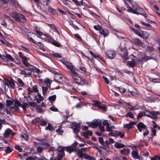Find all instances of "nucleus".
<instances>
[{
    "mask_svg": "<svg viewBox=\"0 0 160 160\" xmlns=\"http://www.w3.org/2000/svg\"><path fill=\"white\" fill-rule=\"evenodd\" d=\"M118 52L122 58L124 59V62L128 59V57L127 55V51L125 48H120Z\"/></svg>",
    "mask_w": 160,
    "mask_h": 160,
    "instance_id": "f257e3e1",
    "label": "nucleus"
},
{
    "mask_svg": "<svg viewBox=\"0 0 160 160\" xmlns=\"http://www.w3.org/2000/svg\"><path fill=\"white\" fill-rule=\"evenodd\" d=\"M91 127L95 128L98 126H99V128L101 132H103L105 131L104 126L102 125V122L100 120H95L91 122Z\"/></svg>",
    "mask_w": 160,
    "mask_h": 160,
    "instance_id": "f03ea898",
    "label": "nucleus"
},
{
    "mask_svg": "<svg viewBox=\"0 0 160 160\" xmlns=\"http://www.w3.org/2000/svg\"><path fill=\"white\" fill-rule=\"evenodd\" d=\"M12 17L15 20L21 22H24L26 20V18L23 15L16 12L13 13Z\"/></svg>",
    "mask_w": 160,
    "mask_h": 160,
    "instance_id": "7ed1b4c3",
    "label": "nucleus"
},
{
    "mask_svg": "<svg viewBox=\"0 0 160 160\" xmlns=\"http://www.w3.org/2000/svg\"><path fill=\"white\" fill-rule=\"evenodd\" d=\"M129 57L131 58V60L127 61L126 64L127 66L133 68L137 64V62L135 61V60L136 59V57L132 54H131Z\"/></svg>",
    "mask_w": 160,
    "mask_h": 160,
    "instance_id": "20e7f679",
    "label": "nucleus"
},
{
    "mask_svg": "<svg viewBox=\"0 0 160 160\" xmlns=\"http://www.w3.org/2000/svg\"><path fill=\"white\" fill-rule=\"evenodd\" d=\"M133 31L138 36L142 37L144 38H147L148 36V34L146 31H142V34L136 29H133Z\"/></svg>",
    "mask_w": 160,
    "mask_h": 160,
    "instance_id": "39448f33",
    "label": "nucleus"
},
{
    "mask_svg": "<svg viewBox=\"0 0 160 160\" xmlns=\"http://www.w3.org/2000/svg\"><path fill=\"white\" fill-rule=\"evenodd\" d=\"M52 142V140L51 138H48L43 141L41 145L43 146L44 148H48L50 146V145Z\"/></svg>",
    "mask_w": 160,
    "mask_h": 160,
    "instance_id": "423d86ee",
    "label": "nucleus"
},
{
    "mask_svg": "<svg viewBox=\"0 0 160 160\" xmlns=\"http://www.w3.org/2000/svg\"><path fill=\"white\" fill-rule=\"evenodd\" d=\"M136 12H138L137 15L141 14L145 18L147 17L148 15L146 14L145 11L139 6H137L135 8Z\"/></svg>",
    "mask_w": 160,
    "mask_h": 160,
    "instance_id": "0eeeda50",
    "label": "nucleus"
},
{
    "mask_svg": "<svg viewBox=\"0 0 160 160\" xmlns=\"http://www.w3.org/2000/svg\"><path fill=\"white\" fill-rule=\"evenodd\" d=\"M54 80L59 83L64 84L65 81L63 79V77L61 75L56 74L54 76Z\"/></svg>",
    "mask_w": 160,
    "mask_h": 160,
    "instance_id": "6e6552de",
    "label": "nucleus"
},
{
    "mask_svg": "<svg viewBox=\"0 0 160 160\" xmlns=\"http://www.w3.org/2000/svg\"><path fill=\"white\" fill-rule=\"evenodd\" d=\"M74 82L78 84L79 85L83 84L84 82V81H82V79L78 75L74 76L72 77Z\"/></svg>",
    "mask_w": 160,
    "mask_h": 160,
    "instance_id": "1a4fd4ad",
    "label": "nucleus"
},
{
    "mask_svg": "<svg viewBox=\"0 0 160 160\" xmlns=\"http://www.w3.org/2000/svg\"><path fill=\"white\" fill-rule=\"evenodd\" d=\"M108 58L110 59L114 58L116 56L115 52L112 50H108L106 52Z\"/></svg>",
    "mask_w": 160,
    "mask_h": 160,
    "instance_id": "9d476101",
    "label": "nucleus"
},
{
    "mask_svg": "<svg viewBox=\"0 0 160 160\" xmlns=\"http://www.w3.org/2000/svg\"><path fill=\"white\" fill-rule=\"evenodd\" d=\"M5 84L8 86H10L12 89L14 88L15 87L14 81L12 79L6 81L5 82Z\"/></svg>",
    "mask_w": 160,
    "mask_h": 160,
    "instance_id": "9b49d317",
    "label": "nucleus"
},
{
    "mask_svg": "<svg viewBox=\"0 0 160 160\" xmlns=\"http://www.w3.org/2000/svg\"><path fill=\"white\" fill-rule=\"evenodd\" d=\"M131 154L132 158L134 159H138L139 160L142 159V157L138 155V150L132 152Z\"/></svg>",
    "mask_w": 160,
    "mask_h": 160,
    "instance_id": "f8f14e48",
    "label": "nucleus"
},
{
    "mask_svg": "<svg viewBox=\"0 0 160 160\" xmlns=\"http://www.w3.org/2000/svg\"><path fill=\"white\" fill-rule=\"evenodd\" d=\"M72 128L73 129L74 132L77 134L79 132L80 128V125L78 124L73 123L72 126Z\"/></svg>",
    "mask_w": 160,
    "mask_h": 160,
    "instance_id": "ddd939ff",
    "label": "nucleus"
},
{
    "mask_svg": "<svg viewBox=\"0 0 160 160\" xmlns=\"http://www.w3.org/2000/svg\"><path fill=\"white\" fill-rule=\"evenodd\" d=\"M76 144H73L72 146L68 147L66 148L67 151L69 153L76 151Z\"/></svg>",
    "mask_w": 160,
    "mask_h": 160,
    "instance_id": "4468645a",
    "label": "nucleus"
},
{
    "mask_svg": "<svg viewBox=\"0 0 160 160\" xmlns=\"http://www.w3.org/2000/svg\"><path fill=\"white\" fill-rule=\"evenodd\" d=\"M132 42L136 45L139 47H142L143 46V43L138 38H132Z\"/></svg>",
    "mask_w": 160,
    "mask_h": 160,
    "instance_id": "2eb2a0df",
    "label": "nucleus"
},
{
    "mask_svg": "<svg viewBox=\"0 0 160 160\" xmlns=\"http://www.w3.org/2000/svg\"><path fill=\"white\" fill-rule=\"evenodd\" d=\"M95 105L98 106L99 108L102 109L103 111H106L107 110V107L106 105L100 103L98 101H95Z\"/></svg>",
    "mask_w": 160,
    "mask_h": 160,
    "instance_id": "dca6fc26",
    "label": "nucleus"
},
{
    "mask_svg": "<svg viewBox=\"0 0 160 160\" xmlns=\"http://www.w3.org/2000/svg\"><path fill=\"white\" fill-rule=\"evenodd\" d=\"M28 38L29 40L32 41L34 43L38 45V46H41L42 48V47L43 46V44H42L40 42H37L36 41H34L33 40V39L32 38V37L31 36L28 35Z\"/></svg>",
    "mask_w": 160,
    "mask_h": 160,
    "instance_id": "f3484780",
    "label": "nucleus"
},
{
    "mask_svg": "<svg viewBox=\"0 0 160 160\" xmlns=\"http://www.w3.org/2000/svg\"><path fill=\"white\" fill-rule=\"evenodd\" d=\"M62 62L64 65L67 66V69H70V70L74 67L72 63L66 61H64Z\"/></svg>",
    "mask_w": 160,
    "mask_h": 160,
    "instance_id": "a211bd4d",
    "label": "nucleus"
},
{
    "mask_svg": "<svg viewBox=\"0 0 160 160\" xmlns=\"http://www.w3.org/2000/svg\"><path fill=\"white\" fill-rule=\"evenodd\" d=\"M21 74L23 75H31V72L28 69H24V70H21Z\"/></svg>",
    "mask_w": 160,
    "mask_h": 160,
    "instance_id": "6ab92c4d",
    "label": "nucleus"
},
{
    "mask_svg": "<svg viewBox=\"0 0 160 160\" xmlns=\"http://www.w3.org/2000/svg\"><path fill=\"white\" fill-rule=\"evenodd\" d=\"M100 35H102L104 37H106L109 34V32L106 29H102L99 31Z\"/></svg>",
    "mask_w": 160,
    "mask_h": 160,
    "instance_id": "aec40b11",
    "label": "nucleus"
},
{
    "mask_svg": "<svg viewBox=\"0 0 160 160\" xmlns=\"http://www.w3.org/2000/svg\"><path fill=\"white\" fill-rule=\"evenodd\" d=\"M80 156L85 159H88L89 160H94L95 159L94 157H92L87 153L83 154Z\"/></svg>",
    "mask_w": 160,
    "mask_h": 160,
    "instance_id": "412c9836",
    "label": "nucleus"
},
{
    "mask_svg": "<svg viewBox=\"0 0 160 160\" xmlns=\"http://www.w3.org/2000/svg\"><path fill=\"white\" fill-rule=\"evenodd\" d=\"M12 130L9 128H8L6 130L3 134V137L4 138H7L11 133Z\"/></svg>",
    "mask_w": 160,
    "mask_h": 160,
    "instance_id": "4be33fe9",
    "label": "nucleus"
},
{
    "mask_svg": "<svg viewBox=\"0 0 160 160\" xmlns=\"http://www.w3.org/2000/svg\"><path fill=\"white\" fill-rule=\"evenodd\" d=\"M114 137H116L117 136H120L121 138H122L124 136V135L122 132H119L118 131H114Z\"/></svg>",
    "mask_w": 160,
    "mask_h": 160,
    "instance_id": "5701e85b",
    "label": "nucleus"
},
{
    "mask_svg": "<svg viewBox=\"0 0 160 160\" xmlns=\"http://www.w3.org/2000/svg\"><path fill=\"white\" fill-rule=\"evenodd\" d=\"M2 56L6 58L9 59L11 61H14V59L9 54H7L6 52H5V54H3L2 55Z\"/></svg>",
    "mask_w": 160,
    "mask_h": 160,
    "instance_id": "b1692460",
    "label": "nucleus"
},
{
    "mask_svg": "<svg viewBox=\"0 0 160 160\" xmlns=\"http://www.w3.org/2000/svg\"><path fill=\"white\" fill-rule=\"evenodd\" d=\"M120 150V151L121 153L124 155H127L130 152V149H129L124 148L122 150Z\"/></svg>",
    "mask_w": 160,
    "mask_h": 160,
    "instance_id": "393cba45",
    "label": "nucleus"
},
{
    "mask_svg": "<svg viewBox=\"0 0 160 160\" xmlns=\"http://www.w3.org/2000/svg\"><path fill=\"white\" fill-rule=\"evenodd\" d=\"M137 127L143 129L144 130H146L147 126L142 122H140L137 125Z\"/></svg>",
    "mask_w": 160,
    "mask_h": 160,
    "instance_id": "a878e982",
    "label": "nucleus"
},
{
    "mask_svg": "<svg viewBox=\"0 0 160 160\" xmlns=\"http://www.w3.org/2000/svg\"><path fill=\"white\" fill-rule=\"evenodd\" d=\"M114 146L117 148H120L125 147V145L121 143L116 142L115 143Z\"/></svg>",
    "mask_w": 160,
    "mask_h": 160,
    "instance_id": "bb28decb",
    "label": "nucleus"
},
{
    "mask_svg": "<svg viewBox=\"0 0 160 160\" xmlns=\"http://www.w3.org/2000/svg\"><path fill=\"white\" fill-rule=\"evenodd\" d=\"M25 66L30 71H31V72L32 71L34 70V69L35 68V67L34 66L30 64L29 63H27V64Z\"/></svg>",
    "mask_w": 160,
    "mask_h": 160,
    "instance_id": "cd10ccee",
    "label": "nucleus"
},
{
    "mask_svg": "<svg viewBox=\"0 0 160 160\" xmlns=\"http://www.w3.org/2000/svg\"><path fill=\"white\" fill-rule=\"evenodd\" d=\"M46 130H49L50 131H53L54 130V128L52 126L51 124H48V126L45 128Z\"/></svg>",
    "mask_w": 160,
    "mask_h": 160,
    "instance_id": "c85d7f7f",
    "label": "nucleus"
},
{
    "mask_svg": "<svg viewBox=\"0 0 160 160\" xmlns=\"http://www.w3.org/2000/svg\"><path fill=\"white\" fill-rule=\"evenodd\" d=\"M75 69V67H74L70 70V72L72 75V77L78 75V73L75 71L74 70Z\"/></svg>",
    "mask_w": 160,
    "mask_h": 160,
    "instance_id": "c756f323",
    "label": "nucleus"
},
{
    "mask_svg": "<svg viewBox=\"0 0 160 160\" xmlns=\"http://www.w3.org/2000/svg\"><path fill=\"white\" fill-rule=\"evenodd\" d=\"M14 100H6V106L7 107H9L10 105H12L13 103Z\"/></svg>",
    "mask_w": 160,
    "mask_h": 160,
    "instance_id": "7c9ffc66",
    "label": "nucleus"
},
{
    "mask_svg": "<svg viewBox=\"0 0 160 160\" xmlns=\"http://www.w3.org/2000/svg\"><path fill=\"white\" fill-rule=\"evenodd\" d=\"M21 58L22 59V61L23 64L25 66L27 64V63H28L27 62L28 58L24 56Z\"/></svg>",
    "mask_w": 160,
    "mask_h": 160,
    "instance_id": "2f4dec72",
    "label": "nucleus"
},
{
    "mask_svg": "<svg viewBox=\"0 0 160 160\" xmlns=\"http://www.w3.org/2000/svg\"><path fill=\"white\" fill-rule=\"evenodd\" d=\"M150 114V118H152L155 119L156 117V116L155 113V111H152L149 112Z\"/></svg>",
    "mask_w": 160,
    "mask_h": 160,
    "instance_id": "473e14b6",
    "label": "nucleus"
},
{
    "mask_svg": "<svg viewBox=\"0 0 160 160\" xmlns=\"http://www.w3.org/2000/svg\"><path fill=\"white\" fill-rule=\"evenodd\" d=\"M94 28L97 31H101L102 29V27L101 25H97L94 26Z\"/></svg>",
    "mask_w": 160,
    "mask_h": 160,
    "instance_id": "72a5a7b5",
    "label": "nucleus"
},
{
    "mask_svg": "<svg viewBox=\"0 0 160 160\" xmlns=\"http://www.w3.org/2000/svg\"><path fill=\"white\" fill-rule=\"evenodd\" d=\"M21 106V104L19 102L18 100H17L15 102V104L14 105V107L16 109H18V107Z\"/></svg>",
    "mask_w": 160,
    "mask_h": 160,
    "instance_id": "f704fd0d",
    "label": "nucleus"
},
{
    "mask_svg": "<svg viewBox=\"0 0 160 160\" xmlns=\"http://www.w3.org/2000/svg\"><path fill=\"white\" fill-rule=\"evenodd\" d=\"M127 11L128 12L132 13L134 14H136L138 13L137 12H136L135 9L134 10L130 7H128V9H127Z\"/></svg>",
    "mask_w": 160,
    "mask_h": 160,
    "instance_id": "c9c22d12",
    "label": "nucleus"
},
{
    "mask_svg": "<svg viewBox=\"0 0 160 160\" xmlns=\"http://www.w3.org/2000/svg\"><path fill=\"white\" fill-rule=\"evenodd\" d=\"M87 150V148H82L78 151V153L80 154V155L83 154V153L85 152Z\"/></svg>",
    "mask_w": 160,
    "mask_h": 160,
    "instance_id": "e433bc0d",
    "label": "nucleus"
},
{
    "mask_svg": "<svg viewBox=\"0 0 160 160\" xmlns=\"http://www.w3.org/2000/svg\"><path fill=\"white\" fill-rule=\"evenodd\" d=\"M56 98V96L55 95H54L50 96L48 98V99L50 101H55Z\"/></svg>",
    "mask_w": 160,
    "mask_h": 160,
    "instance_id": "4c0bfd02",
    "label": "nucleus"
},
{
    "mask_svg": "<svg viewBox=\"0 0 160 160\" xmlns=\"http://www.w3.org/2000/svg\"><path fill=\"white\" fill-rule=\"evenodd\" d=\"M28 106V105L27 103L23 102V104H21V106H20V107H21L22 108L23 111H26V107Z\"/></svg>",
    "mask_w": 160,
    "mask_h": 160,
    "instance_id": "58836bf2",
    "label": "nucleus"
},
{
    "mask_svg": "<svg viewBox=\"0 0 160 160\" xmlns=\"http://www.w3.org/2000/svg\"><path fill=\"white\" fill-rule=\"evenodd\" d=\"M143 115H145V113L144 112H141L138 114L137 116L138 119H139L140 118L142 117Z\"/></svg>",
    "mask_w": 160,
    "mask_h": 160,
    "instance_id": "ea45409f",
    "label": "nucleus"
},
{
    "mask_svg": "<svg viewBox=\"0 0 160 160\" xmlns=\"http://www.w3.org/2000/svg\"><path fill=\"white\" fill-rule=\"evenodd\" d=\"M52 55L54 57L57 58H61V55L60 54L56 52H53Z\"/></svg>",
    "mask_w": 160,
    "mask_h": 160,
    "instance_id": "a19ab883",
    "label": "nucleus"
},
{
    "mask_svg": "<svg viewBox=\"0 0 160 160\" xmlns=\"http://www.w3.org/2000/svg\"><path fill=\"white\" fill-rule=\"evenodd\" d=\"M48 8L49 12H52L53 14L55 13L56 11L55 10L53 9L50 6H48Z\"/></svg>",
    "mask_w": 160,
    "mask_h": 160,
    "instance_id": "79ce46f5",
    "label": "nucleus"
},
{
    "mask_svg": "<svg viewBox=\"0 0 160 160\" xmlns=\"http://www.w3.org/2000/svg\"><path fill=\"white\" fill-rule=\"evenodd\" d=\"M48 90V88L47 87H42V93L43 95H45L46 94Z\"/></svg>",
    "mask_w": 160,
    "mask_h": 160,
    "instance_id": "37998d69",
    "label": "nucleus"
},
{
    "mask_svg": "<svg viewBox=\"0 0 160 160\" xmlns=\"http://www.w3.org/2000/svg\"><path fill=\"white\" fill-rule=\"evenodd\" d=\"M28 104L31 107L34 108L37 106V104L36 102H29Z\"/></svg>",
    "mask_w": 160,
    "mask_h": 160,
    "instance_id": "c03bdc74",
    "label": "nucleus"
},
{
    "mask_svg": "<svg viewBox=\"0 0 160 160\" xmlns=\"http://www.w3.org/2000/svg\"><path fill=\"white\" fill-rule=\"evenodd\" d=\"M52 43L53 45L58 47H60L61 46V44L60 43L55 40L53 41Z\"/></svg>",
    "mask_w": 160,
    "mask_h": 160,
    "instance_id": "a18cd8bd",
    "label": "nucleus"
},
{
    "mask_svg": "<svg viewBox=\"0 0 160 160\" xmlns=\"http://www.w3.org/2000/svg\"><path fill=\"white\" fill-rule=\"evenodd\" d=\"M126 116L127 117H128L131 118H134V116L133 114L131 112H129L126 114Z\"/></svg>",
    "mask_w": 160,
    "mask_h": 160,
    "instance_id": "49530a36",
    "label": "nucleus"
},
{
    "mask_svg": "<svg viewBox=\"0 0 160 160\" xmlns=\"http://www.w3.org/2000/svg\"><path fill=\"white\" fill-rule=\"evenodd\" d=\"M10 2L14 6H17L18 4V2L16 0H10Z\"/></svg>",
    "mask_w": 160,
    "mask_h": 160,
    "instance_id": "de8ad7c7",
    "label": "nucleus"
},
{
    "mask_svg": "<svg viewBox=\"0 0 160 160\" xmlns=\"http://www.w3.org/2000/svg\"><path fill=\"white\" fill-rule=\"evenodd\" d=\"M32 89L33 92H37L38 91V86L36 85H34L32 87Z\"/></svg>",
    "mask_w": 160,
    "mask_h": 160,
    "instance_id": "09e8293b",
    "label": "nucleus"
},
{
    "mask_svg": "<svg viewBox=\"0 0 160 160\" xmlns=\"http://www.w3.org/2000/svg\"><path fill=\"white\" fill-rule=\"evenodd\" d=\"M110 144V143L109 142V141H108V140H106L104 142H103L102 145L104 147L106 148H108V146Z\"/></svg>",
    "mask_w": 160,
    "mask_h": 160,
    "instance_id": "8fccbe9b",
    "label": "nucleus"
},
{
    "mask_svg": "<svg viewBox=\"0 0 160 160\" xmlns=\"http://www.w3.org/2000/svg\"><path fill=\"white\" fill-rule=\"evenodd\" d=\"M43 147L39 146L37 148V151L38 153H41L43 151Z\"/></svg>",
    "mask_w": 160,
    "mask_h": 160,
    "instance_id": "3c124183",
    "label": "nucleus"
},
{
    "mask_svg": "<svg viewBox=\"0 0 160 160\" xmlns=\"http://www.w3.org/2000/svg\"><path fill=\"white\" fill-rule=\"evenodd\" d=\"M36 109L38 111V112L42 113L43 112L42 109L39 106H37L36 107Z\"/></svg>",
    "mask_w": 160,
    "mask_h": 160,
    "instance_id": "603ef678",
    "label": "nucleus"
},
{
    "mask_svg": "<svg viewBox=\"0 0 160 160\" xmlns=\"http://www.w3.org/2000/svg\"><path fill=\"white\" fill-rule=\"evenodd\" d=\"M102 124L104 126L107 127L110 124L107 120H105L102 122Z\"/></svg>",
    "mask_w": 160,
    "mask_h": 160,
    "instance_id": "864d4df0",
    "label": "nucleus"
},
{
    "mask_svg": "<svg viewBox=\"0 0 160 160\" xmlns=\"http://www.w3.org/2000/svg\"><path fill=\"white\" fill-rule=\"evenodd\" d=\"M128 109L130 110H134L138 109V108L137 107V106H131V108H128Z\"/></svg>",
    "mask_w": 160,
    "mask_h": 160,
    "instance_id": "5fc2aeb1",
    "label": "nucleus"
},
{
    "mask_svg": "<svg viewBox=\"0 0 160 160\" xmlns=\"http://www.w3.org/2000/svg\"><path fill=\"white\" fill-rule=\"evenodd\" d=\"M62 159L59 156H57L54 159L53 158H51L50 159V160H61Z\"/></svg>",
    "mask_w": 160,
    "mask_h": 160,
    "instance_id": "6e6d98bb",
    "label": "nucleus"
},
{
    "mask_svg": "<svg viewBox=\"0 0 160 160\" xmlns=\"http://www.w3.org/2000/svg\"><path fill=\"white\" fill-rule=\"evenodd\" d=\"M5 152L7 153H9L12 152V150L9 146H8L5 150Z\"/></svg>",
    "mask_w": 160,
    "mask_h": 160,
    "instance_id": "4d7b16f0",
    "label": "nucleus"
},
{
    "mask_svg": "<svg viewBox=\"0 0 160 160\" xmlns=\"http://www.w3.org/2000/svg\"><path fill=\"white\" fill-rule=\"evenodd\" d=\"M44 82L45 83L47 84L48 86H50L51 83V81L50 80L48 79H45Z\"/></svg>",
    "mask_w": 160,
    "mask_h": 160,
    "instance_id": "13d9d810",
    "label": "nucleus"
},
{
    "mask_svg": "<svg viewBox=\"0 0 160 160\" xmlns=\"http://www.w3.org/2000/svg\"><path fill=\"white\" fill-rule=\"evenodd\" d=\"M151 130L152 134L151 135L152 136H156V131L153 128H151Z\"/></svg>",
    "mask_w": 160,
    "mask_h": 160,
    "instance_id": "bf43d9fd",
    "label": "nucleus"
},
{
    "mask_svg": "<svg viewBox=\"0 0 160 160\" xmlns=\"http://www.w3.org/2000/svg\"><path fill=\"white\" fill-rule=\"evenodd\" d=\"M41 125L42 126H46L47 124V122L45 121H44V120H41Z\"/></svg>",
    "mask_w": 160,
    "mask_h": 160,
    "instance_id": "052dcab7",
    "label": "nucleus"
},
{
    "mask_svg": "<svg viewBox=\"0 0 160 160\" xmlns=\"http://www.w3.org/2000/svg\"><path fill=\"white\" fill-rule=\"evenodd\" d=\"M15 149L18 150L20 152H22V149L19 146H15Z\"/></svg>",
    "mask_w": 160,
    "mask_h": 160,
    "instance_id": "680f3d73",
    "label": "nucleus"
},
{
    "mask_svg": "<svg viewBox=\"0 0 160 160\" xmlns=\"http://www.w3.org/2000/svg\"><path fill=\"white\" fill-rule=\"evenodd\" d=\"M26 160H36V158L33 156H28L26 159Z\"/></svg>",
    "mask_w": 160,
    "mask_h": 160,
    "instance_id": "e2e57ef3",
    "label": "nucleus"
},
{
    "mask_svg": "<svg viewBox=\"0 0 160 160\" xmlns=\"http://www.w3.org/2000/svg\"><path fill=\"white\" fill-rule=\"evenodd\" d=\"M27 90L28 92V94H30L31 93L33 92V91L32 88L30 87L28 88L27 89Z\"/></svg>",
    "mask_w": 160,
    "mask_h": 160,
    "instance_id": "0e129e2a",
    "label": "nucleus"
},
{
    "mask_svg": "<svg viewBox=\"0 0 160 160\" xmlns=\"http://www.w3.org/2000/svg\"><path fill=\"white\" fill-rule=\"evenodd\" d=\"M18 82L20 84H21L22 86H23L25 85L24 83L23 82V81L20 78H18Z\"/></svg>",
    "mask_w": 160,
    "mask_h": 160,
    "instance_id": "69168bd1",
    "label": "nucleus"
},
{
    "mask_svg": "<svg viewBox=\"0 0 160 160\" xmlns=\"http://www.w3.org/2000/svg\"><path fill=\"white\" fill-rule=\"evenodd\" d=\"M151 160H160V157L158 156H156L151 158Z\"/></svg>",
    "mask_w": 160,
    "mask_h": 160,
    "instance_id": "338daca9",
    "label": "nucleus"
},
{
    "mask_svg": "<svg viewBox=\"0 0 160 160\" xmlns=\"http://www.w3.org/2000/svg\"><path fill=\"white\" fill-rule=\"evenodd\" d=\"M99 139V142L100 143L101 145H102L103 143V139L102 137H99L98 138Z\"/></svg>",
    "mask_w": 160,
    "mask_h": 160,
    "instance_id": "774afa93",
    "label": "nucleus"
}]
</instances>
